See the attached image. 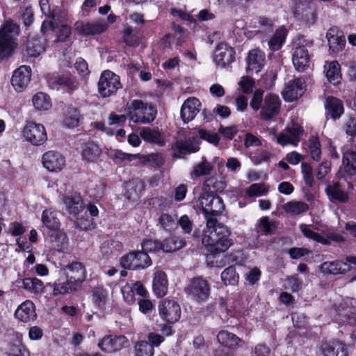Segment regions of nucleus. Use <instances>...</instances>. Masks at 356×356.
I'll return each mask as SVG.
<instances>
[{
    "label": "nucleus",
    "mask_w": 356,
    "mask_h": 356,
    "mask_svg": "<svg viewBox=\"0 0 356 356\" xmlns=\"http://www.w3.org/2000/svg\"><path fill=\"white\" fill-rule=\"evenodd\" d=\"M140 136L147 143L156 144L159 146H163L165 145L163 134L158 127H143L140 131Z\"/></svg>",
    "instance_id": "c9c22d12"
},
{
    "label": "nucleus",
    "mask_w": 356,
    "mask_h": 356,
    "mask_svg": "<svg viewBox=\"0 0 356 356\" xmlns=\"http://www.w3.org/2000/svg\"><path fill=\"white\" fill-rule=\"evenodd\" d=\"M93 303L100 309H105L107 300V292L102 287L95 288L92 294Z\"/></svg>",
    "instance_id": "bf43d9fd"
},
{
    "label": "nucleus",
    "mask_w": 356,
    "mask_h": 356,
    "mask_svg": "<svg viewBox=\"0 0 356 356\" xmlns=\"http://www.w3.org/2000/svg\"><path fill=\"white\" fill-rule=\"evenodd\" d=\"M305 82L302 78H295L289 81L282 92V96L286 102H293L301 97L305 91Z\"/></svg>",
    "instance_id": "f3484780"
},
{
    "label": "nucleus",
    "mask_w": 356,
    "mask_h": 356,
    "mask_svg": "<svg viewBox=\"0 0 356 356\" xmlns=\"http://www.w3.org/2000/svg\"><path fill=\"white\" fill-rule=\"evenodd\" d=\"M266 54L263 51L259 48L250 50L246 58L248 69L260 72L264 66Z\"/></svg>",
    "instance_id": "58836bf2"
},
{
    "label": "nucleus",
    "mask_w": 356,
    "mask_h": 356,
    "mask_svg": "<svg viewBox=\"0 0 356 356\" xmlns=\"http://www.w3.org/2000/svg\"><path fill=\"white\" fill-rule=\"evenodd\" d=\"M186 245V241L179 236H172L161 241V251L164 252H173L184 248Z\"/></svg>",
    "instance_id": "37998d69"
},
{
    "label": "nucleus",
    "mask_w": 356,
    "mask_h": 356,
    "mask_svg": "<svg viewBox=\"0 0 356 356\" xmlns=\"http://www.w3.org/2000/svg\"><path fill=\"white\" fill-rule=\"evenodd\" d=\"M126 113L130 121L134 123L147 124L152 122L157 115L156 106L141 99H134L127 104Z\"/></svg>",
    "instance_id": "20e7f679"
},
{
    "label": "nucleus",
    "mask_w": 356,
    "mask_h": 356,
    "mask_svg": "<svg viewBox=\"0 0 356 356\" xmlns=\"http://www.w3.org/2000/svg\"><path fill=\"white\" fill-rule=\"evenodd\" d=\"M86 279L85 265L79 261H72L63 268L60 276L54 283L49 282L47 286L52 289L53 296H64L81 290Z\"/></svg>",
    "instance_id": "f257e3e1"
},
{
    "label": "nucleus",
    "mask_w": 356,
    "mask_h": 356,
    "mask_svg": "<svg viewBox=\"0 0 356 356\" xmlns=\"http://www.w3.org/2000/svg\"><path fill=\"white\" fill-rule=\"evenodd\" d=\"M301 171L303 175V179L305 184L311 188L314 183L313 168L310 163L303 162L301 164Z\"/></svg>",
    "instance_id": "338daca9"
},
{
    "label": "nucleus",
    "mask_w": 356,
    "mask_h": 356,
    "mask_svg": "<svg viewBox=\"0 0 356 356\" xmlns=\"http://www.w3.org/2000/svg\"><path fill=\"white\" fill-rule=\"evenodd\" d=\"M200 147L193 145L185 139H177L172 143L169 147L170 154L173 161L185 159L191 154L196 153Z\"/></svg>",
    "instance_id": "dca6fc26"
},
{
    "label": "nucleus",
    "mask_w": 356,
    "mask_h": 356,
    "mask_svg": "<svg viewBox=\"0 0 356 356\" xmlns=\"http://www.w3.org/2000/svg\"><path fill=\"white\" fill-rule=\"evenodd\" d=\"M102 150L100 147L93 141H88L81 147L82 159L88 163H95L100 158Z\"/></svg>",
    "instance_id": "e433bc0d"
},
{
    "label": "nucleus",
    "mask_w": 356,
    "mask_h": 356,
    "mask_svg": "<svg viewBox=\"0 0 356 356\" xmlns=\"http://www.w3.org/2000/svg\"><path fill=\"white\" fill-rule=\"evenodd\" d=\"M129 341L124 335H107L98 343L99 348L106 353H111L120 350L127 346Z\"/></svg>",
    "instance_id": "6ab92c4d"
},
{
    "label": "nucleus",
    "mask_w": 356,
    "mask_h": 356,
    "mask_svg": "<svg viewBox=\"0 0 356 356\" xmlns=\"http://www.w3.org/2000/svg\"><path fill=\"white\" fill-rule=\"evenodd\" d=\"M168 291V280L166 273L163 270L154 273L152 279V291L157 298H163Z\"/></svg>",
    "instance_id": "c756f323"
},
{
    "label": "nucleus",
    "mask_w": 356,
    "mask_h": 356,
    "mask_svg": "<svg viewBox=\"0 0 356 356\" xmlns=\"http://www.w3.org/2000/svg\"><path fill=\"white\" fill-rule=\"evenodd\" d=\"M268 191V188L264 183H255L251 184L245 190V194L250 197H260L266 195Z\"/></svg>",
    "instance_id": "680f3d73"
},
{
    "label": "nucleus",
    "mask_w": 356,
    "mask_h": 356,
    "mask_svg": "<svg viewBox=\"0 0 356 356\" xmlns=\"http://www.w3.org/2000/svg\"><path fill=\"white\" fill-rule=\"evenodd\" d=\"M213 170V165L209 162L205 156L202 157L201 162L193 166L191 177H200L209 175Z\"/></svg>",
    "instance_id": "de8ad7c7"
},
{
    "label": "nucleus",
    "mask_w": 356,
    "mask_h": 356,
    "mask_svg": "<svg viewBox=\"0 0 356 356\" xmlns=\"http://www.w3.org/2000/svg\"><path fill=\"white\" fill-rule=\"evenodd\" d=\"M207 227L208 234L202 238V243L212 254L225 252L232 244L229 238L231 232L229 228L218 222L217 218H208Z\"/></svg>",
    "instance_id": "f03ea898"
},
{
    "label": "nucleus",
    "mask_w": 356,
    "mask_h": 356,
    "mask_svg": "<svg viewBox=\"0 0 356 356\" xmlns=\"http://www.w3.org/2000/svg\"><path fill=\"white\" fill-rule=\"evenodd\" d=\"M48 38L42 36H29L25 43L24 51L29 57H37L45 51Z\"/></svg>",
    "instance_id": "393cba45"
},
{
    "label": "nucleus",
    "mask_w": 356,
    "mask_h": 356,
    "mask_svg": "<svg viewBox=\"0 0 356 356\" xmlns=\"http://www.w3.org/2000/svg\"><path fill=\"white\" fill-rule=\"evenodd\" d=\"M47 81L51 89L57 90L63 89L71 92L76 88L74 81L70 74H49L47 76Z\"/></svg>",
    "instance_id": "aec40b11"
},
{
    "label": "nucleus",
    "mask_w": 356,
    "mask_h": 356,
    "mask_svg": "<svg viewBox=\"0 0 356 356\" xmlns=\"http://www.w3.org/2000/svg\"><path fill=\"white\" fill-rule=\"evenodd\" d=\"M309 227L310 225L305 224L300 225V230L305 237L312 239L313 241L320 243L323 245H330V243L328 239L323 237L319 233L313 231Z\"/></svg>",
    "instance_id": "4d7b16f0"
},
{
    "label": "nucleus",
    "mask_w": 356,
    "mask_h": 356,
    "mask_svg": "<svg viewBox=\"0 0 356 356\" xmlns=\"http://www.w3.org/2000/svg\"><path fill=\"white\" fill-rule=\"evenodd\" d=\"M341 263L339 261H325L321 265V270L325 274L337 275L341 273Z\"/></svg>",
    "instance_id": "69168bd1"
},
{
    "label": "nucleus",
    "mask_w": 356,
    "mask_h": 356,
    "mask_svg": "<svg viewBox=\"0 0 356 356\" xmlns=\"http://www.w3.org/2000/svg\"><path fill=\"white\" fill-rule=\"evenodd\" d=\"M286 211L293 215H299L309 210V205L304 202H289L285 204Z\"/></svg>",
    "instance_id": "052dcab7"
},
{
    "label": "nucleus",
    "mask_w": 356,
    "mask_h": 356,
    "mask_svg": "<svg viewBox=\"0 0 356 356\" xmlns=\"http://www.w3.org/2000/svg\"><path fill=\"white\" fill-rule=\"evenodd\" d=\"M264 91L262 89H257L252 95V99L250 100V106L251 108L257 111L259 109L261 110L262 107V102L264 103Z\"/></svg>",
    "instance_id": "774afa93"
},
{
    "label": "nucleus",
    "mask_w": 356,
    "mask_h": 356,
    "mask_svg": "<svg viewBox=\"0 0 356 356\" xmlns=\"http://www.w3.org/2000/svg\"><path fill=\"white\" fill-rule=\"evenodd\" d=\"M200 105V102L196 97H190L184 102L181 107L180 115L184 124L188 123L195 118L199 112L197 106Z\"/></svg>",
    "instance_id": "2f4dec72"
},
{
    "label": "nucleus",
    "mask_w": 356,
    "mask_h": 356,
    "mask_svg": "<svg viewBox=\"0 0 356 356\" xmlns=\"http://www.w3.org/2000/svg\"><path fill=\"white\" fill-rule=\"evenodd\" d=\"M158 310L160 318L168 324H175L181 318V307L175 300L163 299L159 302Z\"/></svg>",
    "instance_id": "9b49d317"
},
{
    "label": "nucleus",
    "mask_w": 356,
    "mask_h": 356,
    "mask_svg": "<svg viewBox=\"0 0 356 356\" xmlns=\"http://www.w3.org/2000/svg\"><path fill=\"white\" fill-rule=\"evenodd\" d=\"M152 264L149 254L142 250L130 251L120 258L121 267L131 270L145 269Z\"/></svg>",
    "instance_id": "6e6552de"
},
{
    "label": "nucleus",
    "mask_w": 356,
    "mask_h": 356,
    "mask_svg": "<svg viewBox=\"0 0 356 356\" xmlns=\"http://www.w3.org/2000/svg\"><path fill=\"white\" fill-rule=\"evenodd\" d=\"M31 77V68L27 65H21L13 74L10 82L16 92L24 90L29 85Z\"/></svg>",
    "instance_id": "412c9836"
},
{
    "label": "nucleus",
    "mask_w": 356,
    "mask_h": 356,
    "mask_svg": "<svg viewBox=\"0 0 356 356\" xmlns=\"http://www.w3.org/2000/svg\"><path fill=\"white\" fill-rule=\"evenodd\" d=\"M42 221L43 225L52 232L60 229V222L54 211L44 209L42 213Z\"/></svg>",
    "instance_id": "49530a36"
},
{
    "label": "nucleus",
    "mask_w": 356,
    "mask_h": 356,
    "mask_svg": "<svg viewBox=\"0 0 356 356\" xmlns=\"http://www.w3.org/2000/svg\"><path fill=\"white\" fill-rule=\"evenodd\" d=\"M356 175V152L347 150L343 153L341 165L337 173L339 179H350Z\"/></svg>",
    "instance_id": "2eb2a0df"
},
{
    "label": "nucleus",
    "mask_w": 356,
    "mask_h": 356,
    "mask_svg": "<svg viewBox=\"0 0 356 356\" xmlns=\"http://www.w3.org/2000/svg\"><path fill=\"white\" fill-rule=\"evenodd\" d=\"M33 105L38 111H47L51 106L49 96L44 92H37L32 99Z\"/></svg>",
    "instance_id": "5fc2aeb1"
},
{
    "label": "nucleus",
    "mask_w": 356,
    "mask_h": 356,
    "mask_svg": "<svg viewBox=\"0 0 356 356\" xmlns=\"http://www.w3.org/2000/svg\"><path fill=\"white\" fill-rule=\"evenodd\" d=\"M40 31L44 37L54 43L65 42L72 35V28L70 25L54 23L49 20L42 22Z\"/></svg>",
    "instance_id": "423d86ee"
},
{
    "label": "nucleus",
    "mask_w": 356,
    "mask_h": 356,
    "mask_svg": "<svg viewBox=\"0 0 356 356\" xmlns=\"http://www.w3.org/2000/svg\"><path fill=\"white\" fill-rule=\"evenodd\" d=\"M145 191V184L141 179H133L127 184L124 197L129 202H136Z\"/></svg>",
    "instance_id": "ea45409f"
},
{
    "label": "nucleus",
    "mask_w": 356,
    "mask_h": 356,
    "mask_svg": "<svg viewBox=\"0 0 356 356\" xmlns=\"http://www.w3.org/2000/svg\"><path fill=\"white\" fill-rule=\"evenodd\" d=\"M226 182L222 177L218 178L211 176L207 179L203 183L204 193H211L217 195L222 193L226 188Z\"/></svg>",
    "instance_id": "a19ab883"
},
{
    "label": "nucleus",
    "mask_w": 356,
    "mask_h": 356,
    "mask_svg": "<svg viewBox=\"0 0 356 356\" xmlns=\"http://www.w3.org/2000/svg\"><path fill=\"white\" fill-rule=\"evenodd\" d=\"M74 26L78 33L83 36L101 34L108 29V24L104 19H97L93 22L78 21L75 23Z\"/></svg>",
    "instance_id": "a211bd4d"
},
{
    "label": "nucleus",
    "mask_w": 356,
    "mask_h": 356,
    "mask_svg": "<svg viewBox=\"0 0 356 356\" xmlns=\"http://www.w3.org/2000/svg\"><path fill=\"white\" fill-rule=\"evenodd\" d=\"M122 88L120 78L111 70L102 72L98 81V92L102 97H108Z\"/></svg>",
    "instance_id": "9d476101"
},
{
    "label": "nucleus",
    "mask_w": 356,
    "mask_h": 356,
    "mask_svg": "<svg viewBox=\"0 0 356 356\" xmlns=\"http://www.w3.org/2000/svg\"><path fill=\"white\" fill-rule=\"evenodd\" d=\"M20 33L19 25L9 18L0 28V61L10 58L17 47V37Z\"/></svg>",
    "instance_id": "7ed1b4c3"
},
{
    "label": "nucleus",
    "mask_w": 356,
    "mask_h": 356,
    "mask_svg": "<svg viewBox=\"0 0 356 356\" xmlns=\"http://www.w3.org/2000/svg\"><path fill=\"white\" fill-rule=\"evenodd\" d=\"M324 72L330 83L337 86L341 83L342 74L341 65L337 60L326 62L324 65Z\"/></svg>",
    "instance_id": "4c0bfd02"
},
{
    "label": "nucleus",
    "mask_w": 356,
    "mask_h": 356,
    "mask_svg": "<svg viewBox=\"0 0 356 356\" xmlns=\"http://www.w3.org/2000/svg\"><path fill=\"white\" fill-rule=\"evenodd\" d=\"M277 228L275 221H270L268 216H264L259 220L257 233L260 235L269 236L273 234Z\"/></svg>",
    "instance_id": "09e8293b"
},
{
    "label": "nucleus",
    "mask_w": 356,
    "mask_h": 356,
    "mask_svg": "<svg viewBox=\"0 0 356 356\" xmlns=\"http://www.w3.org/2000/svg\"><path fill=\"white\" fill-rule=\"evenodd\" d=\"M43 166L49 172H60L65 165V158L57 151H48L42 155Z\"/></svg>",
    "instance_id": "5701e85b"
},
{
    "label": "nucleus",
    "mask_w": 356,
    "mask_h": 356,
    "mask_svg": "<svg viewBox=\"0 0 356 356\" xmlns=\"http://www.w3.org/2000/svg\"><path fill=\"white\" fill-rule=\"evenodd\" d=\"M17 287L35 295L41 294L44 292L45 286L43 282L37 277H27L24 279H17L16 280Z\"/></svg>",
    "instance_id": "7c9ffc66"
},
{
    "label": "nucleus",
    "mask_w": 356,
    "mask_h": 356,
    "mask_svg": "<svg viewBox=\"0 0 356 356\" xmlns=\"http://www.w3.org/2000/svg\"><path fill=\"white\" fill-rule=\"evenodd\" d=\"M62 201L67 211L74 217H76L85 208L83 198L80 193L76 191L63 195Z\"/></svg>",
    "instance_id": "4be33fe9"
},
{
    "label": "nucleus",
    "mask_w": 356,
    "mask_h": 356,
    "mask_svg": "<svg viewBox=\"0 0 356 356\" xmlns=\"http://www.w3.org/2000/svg\"><path fill=\"white\" fill-rule=\"evenodd\" d=\"M325 38L330 55L337 56L345 49L346 38L344 32L337 26H333L327 31Z\"/></svg>",
    "instance_id": "ddd939ff"
},
{
    "label": "nucleus",
    "mask_w": 356,
    "mask_h": 356,
    "mask_svg": "<svg viewBox=\"0 0 356 356\" xmlns=\"http://www.w3.org/2000/svg\"><path fill=\"white\" fill-rule=\"evenodd\" d=\"M123 248V244L114 239L104 241L100 246L101 252L106 256L117 254Z\"/></svg>",
    "instance_id": "3c124183"
},
{
    "label": "nucleus",
    "mask_w": 356,
    "mask_h": 356,
    "mask_svg": "<svg viewBox=\"0 0 356 356\" xmlns=\"http://www.w3.org/2000/svg\"><path fill=\"white\" fill-rule=\"evenodd\" d=\"M334 309L333 318L336 323L349 325H353L356 323V316L352 312V308L340 304L339 305H334Z\"/></svg>",
    "instance_id": "cd10ccee"
},
{
    "label": "nucleus",
    "mask_w": 356,
    "mask_h": 356,
    "mask_svg": "<svg viewBox=\"0 0 356 356\" xmlns=\"http://www.w3.org/2000/svg\"><path fill=\"white\" fill-rule=\"evenodd\" d=\"M139 31L137 28L131 26H126L122 35V38L125 44L131 47H136L140 44Z\"/></svg>",
    "instance_id": "c03bdc74"
},
{
    "label": "nucleus",
    "mask_w": 356,
    "mask_h": 356,
    "mask_svg": "<svg viewBox=\"0 0 356 356\" xmlns=\"http://www.w3.org/2000/svg\"><path fill=\"white\" fill-rule=\"evenodd\" d=\"M25 140L34 146H40L47 140L45 127L42 124L27 122L22 131Z\"/></svg>",
    "instance_id": "f8f14e48"
},
{
    "label": "nucleus",
    "mask_w": 356,
    "mask_h": 356,
    "mask_svg": "<svg viewBox=\"0 0 356 356\" xmlns=\"http://www.w3.org/2000/svg\"><path fill=\"white\" fill-rule=\"evenodd\" d=\"M281 100L278 95L268 93L264 99V103L260 111V118L262 120L268 121L272 120L280 112Z\"/></svg>",
    "instance_id": "4468645a"
},
{
    "label": "nucleus",
    "mask_w": 356,
    "mask_h": 356,
    "mask_svg": "<svg viewBox=\"0 0 356 356\" xmlns=\"http://www.w3.org/2000/svg\"><path fill=\"white\" fill-rule=\"evenodd\" d=\"M326 115L333 120L339 119L344 113L343 102L335 97L328 96L324 103Z\"/></svg>",
    "instance_id": "c85d7f7f"
},
{
    "label": "nucleus",
    "mask_w": 356,
    "mask_h": 356,
    "mask_svg": "<svg viewBox=\"0 0 356 356\" xmlns=\"http://www.w3.org/2000/svg\"><path fill=\"white\" fill-rule=\"evenodd\" d=\"M308 149L311 158L315 161L321 159V144L318 136H311L308 140Z\"/></svg>",
    "instance_id": "864d4df0"
},
{
    "label": "nucleus",
    "mask_w": 356,
    "mask_h": 356,
    "mask_svg": "<svg viewBox=\"0 0 356 356\" xmlns=\"http://www.w3.org/2000/svg\"><path fill=\"white\" fill-rule=\"evenodd\" d=\"M134 349L135 356H153L154 354V349L146 340L136 342Z\"/></svg>",
    "instance_id": "13d9d810"
},
{
    "label": "nucleus",
    "mask_w": 356,
    "mask_h": 356,
    "mask_svg": "<svg viewBox=\"0 0 356 356\" xmlns=\"http://www.w3.org/2000/svg\"><path fill=\"white\" fill-rule=\"evenodd\" d=\"M292 13L295 17L307 24H314L316 20V8L312 2H305L301 7L293 8Z\"/></svg>",
    "instance_id": "bb28decb"
},
{
    "label": "nucleus",
    "mask_w": 356,
    "mask_h": 356,
    "mask_svg": "<svg viewBox=\"0 0 356 356\" xmlns=\"http://www.w3.org/2000/svg\"><path fill=\"white\" fill-rule=\"evenodd\" d=\"M217 341L220 346L215 350V356H234L232 351L236 350L243 343L236 334L227 330H220L217 334Z\"/></svg>",
    "instance_id": "0eeeda50"
},
{
    "label": "nucleus",
    "mask_w": 356,
    "mask_h": 356,
    "mask_svg": "<svg viewBox=\"0 0 356 356\" xmlns=\"http://www.w3.org/2000/svg\"><path fill=\"white\" fill-rule=\"evenodd\" d=\"M14 315L23 323L34 321L37 318L35 305L32 300H26L17 307Z\"/></svg>",
    "instance_id": "a878e982"
},
{
    "label": "nucleus",
    "mask_w": 356,
    "mask_h": 356,
    "mask_svg": "<svg viewBox=\"0 0 356 356\" xmlns=\"http://www.w3.org/2000/svg\"><path fill=\"white\" fill-rule=\"evenodd\" d=\"M235 60V50L233 47L228 46L225 43H220L217 45L214 61L218 65L222 67L229 66Z\"/></svg>",
    "instance_id": "b1692460"
},
{
    "label": "nucleus",
    "mask_w": 356,
    "mask_h": 356,
    "mask_svg": "<svg viewBox=\"0 0 356 356\" xmlns=\"http://www.w3.org/2000/svg\"><path fill=\"white\" fill-rule=\"evenodd\" d=\"M287 34L288 31L284 26L276 29L268 42L269 49L272 51L281 49L286 42Z\"/></svg>",
    "instance_id": "79ce46f5"
},
{
    "label": "nucleus",
    "mask_w": 356,
    "mask_h": 356,
    "mask_svg": "<svg viewBox=\"0 0 356 356\" xmlns=\"http://www.w3.org/2000/svg\"><path fill=\"white\" fill-rule=\"evenodd\" d=\"M75 225L77 228L83 231L91 230L94 229L95 226L94 219L88 216L86 213L80 218L76 216Z\"/></svg>",
    "instance_id": "0e129e2a"
},
{
    "label": "nucleus",
    "mask_w": 356,
    "mask_h": 356,
    "mask_svg": "<svg viewBox=\"0 0 356 356\" xmlns=\"http://www.w3.org/2000/svg\"><path fill=\"white\" fill-rule=\"evenodd\" d=\"M292 60L298 72H304L309 67L310 62L307 47L305 45L297 47L293 54Z\"/></svg>",
    "instance_id": "473e14b6"
},
{
    "label": "nucleus",
    "mask_w": 356,
    "mask_h": 356,
    "mask_svg": "<svg viewBox=\"0 0 356 356\" xmlns=\"http://www.w3.org/2000/svg\"><path fill=\"white\" fill-rule=\"evenodd\" d=\"M321 350L324 356H348L346 344L339 341L323 343Z\"/></svg>",
    "instance_id": "f704fd0d"
},
{
    "label": "nucleus",
    "mask_w": 356,
    "mask_h": 356,
    "mask_svg": "<svg viewBox=\"0 0 356 356\" xmlns=\"http://www.w3.org/2000/svg\"><path fill=\"white\" fill-rule=\"evenodd\" d=\"M220 278L223 284L227 285H236L239 281V275L236 270L235 266H229L221 273Z\"/></svg>",
    "instance_id": "603ef678"
},
{
    "label": "nucleus",
    "mask_w": 356,
    "mask_h": 356,
    "mask_svg": "<svg viewBox=\"0 0 356 356\" xmlns=\"http://www.w3.org/2000/svg\"><path fill=\"white\" fill-rule=\"evenodd\" d=\"M161 241L158 239L144 238L141 242V250L147 254L149 252L161 251Z\"/></svg>",
    "instance_id": "e2e57ef3"
},
{
    "label": "nucleus",
    "mask_w": 356,
    "mask_h": 356,
    "mask_svg": "<svg viewBox=\"0 0 356 356\" xmlns=\"http://www.w3.org/2000/svg\"><path fill=\"white\" fill-rule=\"evenodd\" d=\"M82 120L80 111L72 106H67L63 110L62 122L64 127L75 128L80 125Z\"/></svg>",
    "instance_id": "72a5a7b5"
},
{
    "label": "nucleus",
    "mask_w": 356,
    "mask_h": 356,
    "mask_svg": "<svg viewBox=\"0 0 356 356\" xmlns=\"http://www.w3.org/2000/svg\"><path fill=\"white\" fill-rule=\"evenodd\" d=\"M326 192L327 195L334 201L346 203L348 200L347 193L341 189L340 185L338 183L329 185L326 188Z\"/></svg>",
    "instance_id": "8fccbe9b"
},
{
    "label": "nucleus",
    "mask_w": 356,
    "mask_h": 356,
    "mask_svg": "<svg viewBox=\"0 0 356 356\" xmlns=\"http://www.w3.org/2000/svg\"><path fill=\"white\" fill-rule=\"evenodd\" d=\"M54 248L60 252H65L68 248L69 239L67 235L64 232L57 231L53 232L50 235Z\"/></svg>",
    "instance_id": "a18cd8bd"
},
{
    "label": "nucleus",
    "mask_w": 356,
    "mask_h": 356,
    "mask_svg": "<svg viewBox=\"0 0 356 356\" xmlns=\"http://www.w3.org/2000/svg\"><path fill=\"white\" fill-rule=\"evenodd\" d=\"M200 204L207 222L209 218H216L225 209L222 198L211 193H203L200 197Z\"/></svg>",
    "instance_id": "1a4fd4ad"
},
{
    "label": "nucleus",
    "mask_w": 356,
    "mask_h": 356,
    "mask_svg": "<svg viewBox=\"0 0 356 356\" xmlns=\"http://www.w3.org/2000/svg\"><path fill=\"white\" fill-rule=\"evenodd\" d=\"M184 292L194 302L203 303L209 298L211 284L202 276H196L188 280Z\"/></svg>",
    "instance_id": "39448f33"
},
{
    "label": "nucleus",
    "mask_w": 356,
    "mask_h": 356,
    "mask_svg": "<svg viewBox=\"0 0 356 356\" xmlns=\"http://www.w3.org/2000/svg\"><path fill=\"white\" fill-rule=\"evenodd\" d=\"M158 225L165 231L171 232L177 227V221L175 216L162 213L158 219Z\"/></svg>",
    "instance_id": "6e6d98bb"
}]
</instances>
